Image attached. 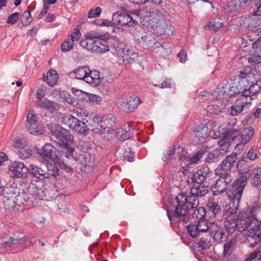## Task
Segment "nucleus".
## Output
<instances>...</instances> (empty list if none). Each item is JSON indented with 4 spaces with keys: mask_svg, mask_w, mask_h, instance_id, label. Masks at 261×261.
I'll list each match as a JSON object with an SVG mask.
<instances>
[{
    "mask_svg": "<svg viewBox=\"0 0 261 261\" xmlns=\"http://www.w3.org/2000/svg\"><path fill=\"white\" fill-rule=\"evenodd\" d=\"M100 83H101L102 80H105L106 82L111 84L114 81L113 75L112 74L111 72L107 71L105 73V74L102 77H100Z\"/></svg>",
    "mask_w": 261,
    "mask_h": 261,
    "instance_id": "nucleus-59",
    "label": "nucleus"
},
{
    "mask_svg": "<svg viewBox=\"0 0 261 261\" xmlns=\"http://www.w3.org/2000/svg\"><path fill=\"white\" fill-rule=\"evenodd\" d=\"M46 93V88L42 87L37 89L36 97L37 98V104L39 103V101L43 99V97L45 96Z\"/></svg>",
    "mask_w": 261,
    "mask_h": 261,
    "instance_id": "nucleus-55",
    "label": "nucleus"
},
{
    "mask_svg": "<svg viewBox=\"0 0 261 261\" xmlns=\"http://www.w3.org/2000/svg\"><path fill=\"white\" fill-rule=\"evenodd\" d=\"M213 236L214 240L217 243H221L226 241L227 237L223 228L219 223L214 222L210 226V237Z\"/></svg>",
    "mask_w": 261,
    "mask_h": 261,
    "instance_id": "nucleus-17",
    "label": "nucleus"
},
{
    "mask_svg": "<svg viewBox=\"0 0 261 261\" xmlns=\"http://www.w3.org/2000/svg\"><path fill=\"white\" fill-rule=\"evenodd\" d=\"M61 122L79 135L85 136L89 133V129L87 125L71 114L64 115Z\"/></svg>",
    "mask_w": 261,
    "mask_h": 261,
    "instance_id": "nucleus-8",
    "label": "nucleus"
},
{
    "mask_svg": "<svg viewBox=\"0 0 261 261\" xmlns=\"http://www.w3.org/2000/svg\"><path fill=\"white\" fill-rule=\"evenodd\" d=\"M101 9L99 7L94 9H91L89 11L88 17L89 18L99 17L101 14Z\"/></svg>",
    "mask_w": 261,
    "mask_h": 261,
    "instance_id": "nucleus-54",
    "label": "nucleus"
},
{
    "mask_svg": "<svg viewBox=\"0 0 261 261\" xmlns=\"http://www.w3.org/2000/svg\"><path fill=\"white\" fill-rule=\"evenodd\" d=\"M27 129L32 134L39 135L43 134L45 131L42 125H38L36 122L26 123Z\"/></svg>",
    "mask_w": 261,
    "mask_h": 261,
    "instance_id": "nucleus-33",
    "label": "nucleus"
},
{
    "mask_svg": "<svg viewBox=\"0 0 261 261\" xmlns=\"http://www.w3.org/2000/svg\"><path fill=\"white\" fill-rule=\"evenodd\" d=\"M87 94V98H86V100L92 102L93 103H97L100 100V97L98 96L93 94Z\"/></svg>",
    "mask_w": 261,
    "mask_h": 261,
    "instance_id": "nucleus-62",
    "label": "nucleus"
},
{
    "mask_svg": "<svg viewBox=\"0 0 261 261\" xmlns=\"http://www.w3.org/2000/svg\"><path fill=\"white\" fill-rule=\"evenodd\" d=\"M246 158L251 161H253L257 158V155L256 153L255 152L253 147L251 148L249 150L246 155Z\"/></svg>",
    "mask_w": 261,
    "mask_h": 261,
    "instance_id": "nucleus-63",
    "label": "nucleus"
},
{
    "mask_svg": "<svg viewBox=\"0 0 261 261\" xmlns=\"http://www.w3.org/2000/svg\"><path fill=\"white\" fill-rule=\"evenodd\" d=\"M90 34H91L90 37L92 38L93 40L99 41L102 44L105 45H106V41L110 40L111 38L110 35L108 33H99L98 32H95L90 33ZM107 45H108L107 44Z\"/></svg>",
    "mask_w": 261,
    "mask_h": 261,
    "instance_id": "nucleus-34",
    "label": "nucleus"
},
{
    "mask_svg": "<svg viewBox=\"0 0 261 261\" xmlns=\"http://www.w3.org/2000/svg\"><path fill=\"white\" fill-rule=\"evenodd\" d=\"M250 103V98L247 99L242 97L239 101H237L235 105L231 107L230 114L232 116L238 115L244 110L245 108H247Z\"/></svg>",
    "mask_w": 261,
    "mask_h": 261,
    "instance_id": "nucleus-26",
    "label": "nucleus"
},
{
    "mask_svg": "<svg viewBox=\"0 0 261 261\" xmlns=\"http://www.w3.org/2000/svg\"><path fill=\"white\" fill-rule=\"evenodd\" d=\"M27 237L22 234L15 233L12 237L6 236L3 238V243L5 246L10 247L12 245L22 244L25 242Z\"/></svg>",
    "mask_w": 261,
    "mask_h": 261,
    "instance_id": "nucleus-22",
    "label": "nucleus"
},
{
    "mask_svg": "<svg viewBox=\"0 0 261 261\" xmlns=\"http://www.w3.org/2000/svg\"><path fill=\"white\" fill-rule=\"evenodd\" d=\"M90 36H91L90 33H87L86 35V39L81 41L80 44L82 47L93 53L99 54H104L109 50L108 45L102 44L99 41L93 40Z\"/></svg>",
    "mask_w": 261,
    "mask_h": 261,
    "instance_id": "nucleus-11",
    "label": "nucleus"
},
{
    "mask_svg": "<svg viewBox=\"0 0 261 261\" xmlns=\"http://www.w3.org/2000/svg\"><path fill=\"white\" fill-rule=\"evenodd\" d=\"M228 232L243 231L250 228L245 234V242L250 248L254 247L261 241V206L256 202L240 213L235 221L227 223Z\"/></svg>",
    "mask_w": 261,
    "mask_h": 261,
    "instance_id": "nucleus-2",
    "label": "nucleus"
},
{
    "mask_svg": "<svg viewBox=\"0 0 261 261\" xmlns=\"http://www.w3.org/2000/svg\"><path fill=\"white\" fill-rule=\"evenodd\" d=\"M10 175L13 177L21 178L25 176L28 171L24 164L19 162H14L9 168Z\"/></svg>",
    "mask_w": 261,
    "mask_h": 261,
    "instance_id": "nucleus-18",
    "label": "nucleus"
},
{
    "mask_svg": "<svg viewBox=\"0 0 261 261\" xmlns=\"http://www.w3.org/2000/svg\"><path fill=\"white\" fill-rule=\"evenodd\" d=\"M154 33L158 35H167L170 36L172 35L174 28L169 22L162 21L157 22L156 24L152 27Z\"/></svg>",
    "mask_w": 261,
    "mask_h": 261,
    "instance_id": "nucleus-20",
    "label": "nucleus"
},
{
    "mask_svg": "<svg viewBox=\"0 0 261 261\" xmlns=\"http://www.w3.org/2000/svg\"><path fill=\"white\" fill-rule=\"evenodd\" d=\"M30 170L31 175L36 178L44 180L48 177L47 173H46V171L43 170L37 165H31Z\"/></svg>",
    "mask_w": 261,
    "mask_h": 261,
    "instance_id": "nucleus-29",
    "label": "nucleus"
},
{
    "mask_svg": "<svg viewBox=\"0 0 261 261\" xmlns=\"http://www.w3.org/2000/svg\"><path fill=\"white\" fill-rule=\"evenodd\" d=\"M223 23L220 21L210 22L206 27H208L210 30H213L215 32H217L222 27Z\"/></svg>",
    "mask_w": 261,
    "mask_h": 261,
    "instance_id": "nucleus-52",
    "label": "nucleus"
},
{
    "mask_svg": "<svg viewBox=\"0 0 261 261\" xmlns=\"http://www.w3.org/2000/svg\"><path fill=\"white\" fill-rule=\"evenodd\" d=\"M36 117L35 114L32 111H30L27 117V123L36 122Z\"/></svg>",
    "mask_w": 261,
    "mask_h": 261,
    "instance_id": "nucleus-60",
    "label": "nucleus"
},
{
    "mask_svg": "<svg viewBox=\"0 0 261 261\" xmlns=\"http://www.w3.org/2000/svg\"><path fill=\"white\" fill-rule=\"evenodd\" d=\"M26 145L27 141L24 139H17L14 142V146L21 149H23Z\"/></svg>",
    "mask_w": 261,
    "mask_h": 261,
    "instance_id": "nucleus-61",
    "label": "nucleus"
},
{
    "mask_svg": "<svg viewBox=\"0 0 261 261\" xmlns=\"http://www.w3.org/2000/svg\"><path fill=\"white\" fill-rule=\"evenodd\" d=\"M237 168L241 175H246L247 176V174L249 173V167L244 158L238 162L237 164Z\"/></svg>",
    "mask_w": 261,
    "mask_h": 261,
    "instance_id": "nucleus-39",
    "label": "nucleus"
},
{
    "mask_svg": "<svg viewBox=\"0 0 261 261\" xmlns=\"http://www.w3.org/2000/svg\"><path fill=\"white\" fill-rule=\"evenodd\" d=\"M236 121V120H234L232 122V125L233 127L232 128H228L225 135L218 142L219 145H220V150L227 151L228 150V147L230 146V142L235 139L238 140V138H239L240 135V132L238 129V127L235 126Z\"/></svg>",
    "mask_w": 261,
    "mask_h": 261,
    "instance_id": "nucleus-12",
    "label": "nucleus"
},
{
    "mask_svg": "<svg viewBox=\"0 0 261 261\" xmlns=\"http://www.w3.org/2000/svg\"><path fill=\"white\" fill-rule=\"evenodd\" d=\"M215 184L212 186L211 190L214 195H218L227 190V186L232 179V176L227 175L226 177L219 176Z\"/></svg>",
    "mask_w": 261,
    "mask_h": 261,
    "instance_id": "nucleus-15",
    "label": "nucleus"
},
{
    "mask_svg": "<svg viewBox=\"0 0 261 261\" xmlns=\"http://www.w3.org/2000/svg\"><path fill=\"white\" fill-rule=\"evenodd\" d=\"M54 147L49 143L45 144L42 148H38L37 153L43 161L48 162L52 158Z\"/></svg>",
    "mask_w": 261,
    "mask_h": 261,
    "instance_id": "nucleus-24",
    "label": "nucleus"
},
{
    "mask_svg": "<svg viewBox=\"0 0 261 261\" xmlns=\"http://www.w3.org/2000/svg\"><path fill=\"white\" fill-rule=\"evenodd\" d=\"M132 33L140 46L144 48L150 49L152 51L156 49V44L159 42L155 40L151 33L144 32L140 33L137 29H135Z\"/></svg>",
    "mask_w": 261,
    "mask_h": 261,
    "instance_id": "nucleus-10",
    "label": "nucleus"
},
{
    "mask_svg": "<svg viewBox=\"0 0 261 261\" xmlns=\"http://www.w3.org/2000/svg\"><path fill=\"white\" fill-rule=\"evenodd\" d=\"M95 23L98 26L110 27L112 25L113 22L108 19H98L95 20Z\"/></svg>",
    "mask_w": 261,
    "mask_h": 261,
    "instance_id": "nucleus-57",
    "label": "nucleus"
},
{
    "mask_svg": "<svg viewBox=\"0 0 261 261\" xmlns=\"http://www.w3.org/2000/svg\"><path fill=\"white\" fill-rule=\"evenodd\" d=\"M70 74L78 80H84L94 87L98 86L100 84L99 72L90 70L88 66L79 67L71 71Z\"/></svg>",
    "mask_w": 261,
    "mask_h": 261,
    "instance_id": "nucleus-6",
    "label": "nucleus"
},
{
    "mask_svg": "<svg viewBox=\"0 0 261 261\" xmlns=\"http://www.w3.org/2000/svg\"><path fill=\"white\" fill-rule=\"evenodd\" d=\"M19 18L23 26L30 24L33 19L30 11L28 10L25 11Z\"/></svg>",
    "mask_w": 261,
    "mask_h": 261,
    "instance_id": "nucleus-44",
    "label": "nucleus"
},
{
    "mask_svg": "<svg viewBox=\"0 0 261 261\" xmlns=\"http://www.w3.org/2000/svg\"><path fill=\"white\" fill-rule=\"evenodd\" d=\"M43 79L49 86L55 85L58 81V74L55 70H50L47 72L46 75H43Z\"/></svg>",
    "mask_w": 261,
    "mask_h": 261,
    "instance_id": "nucleus-31",
    "label": "nucleus"
},
{
    "mask_svg": "<svg viewBox=\"0 0 261 261\" xmlns=\"http://www.w3.org/2000/svg\"><path fill=\"white\" fill-rule=\"evenodd\" d=\"M203 216H201L197 224H189L187 226L189 234L193 238L202 236L203 233H205L207 238L210 237V226L214 222L202 218Z\"/></svg>",
    "mask_w": 261,
    "mask_h": 261,
    "instance_id": "nucleus-7",
    "label": "nucleus"
},
{
    "mask_svg": "<svg viewBox=\"0 0 261 261\" xmlns=\"http://www.w3.org/2000/svg\"><path fill=\"white\" fill-rule=\"evenodd\" d=\"M37 105L40 108L47 110L50 112L57 111L60 108V105L58 103L50 100L46 98H44L43 99L39 100Z\"/></svg>",
    "mask_w": 261,
    "mask_h": 261,
    "instance_id": "nucleus-27",
    "label": "nucleus"
},
{
    "mask_svg": "<svg viewBox=\"0 0 261 261\" xmlns=\"http://www.w3.org/2000/svg\"><path fill=\"white\" fill-rule=\"evenodd\" d=\"M154 86H159L161 88H167L171 87V82L170 80H166L159 85L154 84Z\"/></svg>",
    "mask_w": 261,
    "mask_h": 261,
    "instance_id": "nucleus-64",
    "label": "nucleus"
},
{
    "mask_svg": "<svg viewBox=\"0 0 261 261\" xmlns=\"http://www.w3.org/2000/svg\"><path fill=\"white\" fill-rule=\"evenodd\" d=\"M257 74L256 73L254 75V78L252 82H246L244 86L247 87L245 90L244 98L248 99L250 98L251 101L252 100L253 96L256 93L261 91V79L256 81L254 83L255 75Z\"/></svg>",
    "mask_w": 261,
    "mask_h": 261,
    "instance_id": "nucleus-16",
    "label": "nucleus"
},
{
    "mask_svg": "<svg viewBox=\"0 0 261 261\" xmlns=\"http://www.w3.org/2000/svg\"><path fill=\"white\" fill-rule=\"evenodd\" d=\"M237 154L236 153H232L228 155L223 162L226 163L227 165H229L232 168L236 164L237 160Z\"/></svg>",
    "mask_w": 261,
    "mask_h": 261,
    "instance_id": "nucleus-45",
    "label": "nucleus"
},
{
    "mask_svg": "<svg viewBox=\"0 0 261 261\" xmlns=\"http://www.w3.org/2000/svg\"><path fill=\"white\" fill-rule=\"evenodd\" d=\"M93 120L94 121V127L92 131L95 133L102 134L104 133L106 128L103 126L105 122L102 121H98V118L94 116Z\"/></svg>",
    "mask_w": 261,
    "mask_h": 261,
    "instance_id": "nucleus-41",
    "label": "nucleus"
},
{
    "mask_svg": "<svg viewBox=\"0 0 261 261\" xmlns=\"http://www.w3.org/2000/svg\"><path fill=\"white\" fill-rule=\"evenodd\" d=\"M237 244V240L235 239H231L227 241L224 245L223 253L225 256H229L234 249Z\"/></svg>",
    "mask_w": 261,
    "mask_h": 261,
    "instance_id": "nucleus-37",
    "label": "nucleus"
},
{
    "mask_svg": "<svg viewBox=\"0 0 261 261\" xmlns=\"http://www.w3.org/2000/svg\"><path fill=\"white\" fill-rule=\"evenodd\" d=\"M20 193H21V192L19 188L14 185L7 186L2 188V195L4 198H15V196L19 195Z\"/></svg>",
    "mask_w": 261,
    "mask_h": 261,
    "instance_id": "nucleus-28",
    "label": "nucleus"
},
{
    "mask_svg": "<svg viewBox=\"0 0 261 261\" xmlns=\"http://www.w3.org/2000/svg\"><path fill=\"white\" fill-rule=\"evenodd\" d=\"M205 110L208 113L217 114L220 112L221 109L218 105L210 104L207 106Z\"/></svg>",
    "mask_w": 261,
    "mask_h": 261,
    "instance_id": "nucleus-50",
    "label": "nucleus"
},
{
    "mask_svg": "<svg viewBox=\"0 0 261 261\" xmlns=\"http://www.w3.org/2000/svg\"><path fill=\"white\" fill-rule=\"evenodd\" d=\"M231 169L232 168L229 165H228L226 163L222 161L215 169V174L218 176L225 177L227 175L229 176H232L230 173Z\"/></svg>",
    "mask_w": 261,
    "mask_h": 261,
    "instance_id": "nucleus-30",
    "label": "nucleus"
},
{
    "mask_svg": "<svg viewBox=\"0 0 261 261\" xmlns=\"http://www.w3.org/2000/svg\"><path fill=\"white\" fill-rule=\"evenodd\" d=\"M173 154L177 155V158L178 160H181L183 156L182 149L180 148L179 145L174 146V147L168 150L167 154L163 157V159L164 161H166Z\"/></svg>",
    "mask_w": 261,
    "mask_h": 261,
    "instance_id": "nucleus-32",
    "label": "nucleus"
},
{
    "mask_svg": "<svg viewBox=\"0 0 261 261\" xmlns=\"http://www.w3.org/2000/svg\"><path fill=\"white\" fill-rule=\"evenodd\" d=\"M248 177L246 175H241L232 184L228 192V196L232 203L239 204L244 188L247 182Z\"/></svg>",
    "mask_w": 261,
    "mask_h": 261,
    "instance_id": "nucleus-9",
    "label": "nucleus"
},
{
    "mask_svg": "<svg viewBox=\"0 0 261 261\" xmlns=\"http://www.w3.org/2000/svg\"><path fill=\"white\" fill-rule=\"evenodd\" d=\"M232 203V207L229 206L228 208L226 207L223 211V215L225 218L224 225L227 231H228L227 223H231V222H234L239 215L237 214V211L239 204Z\"/></svg>",
    "mask_w": 261,
    "mask_h": 261,
    "instance_id": "nucleus-19",
    "label": "nucleus"
},
{
    "mask_svg": "<svg viewBox=\"0 0 261 261\" xmlns=\"http://www.w3.org/2000/svg\"><path fill=\"white\" fill-rule=\"evenodd\" d=\"M198 248H201L202 250L209 249L211 246L210 241L207 239H201L197 243Z\"/></svg>",
    "mask_w": 261,
    "mask_h": 261,
    "instance_id": "nucleus-49",
    "label": "nucleus"
},
{
    "mask_svg": "<svg viewBox=\"0 0 261 261\" xmlns=\"http://www.w3.org/2000/svg\"><path fill=\"white\" fill-rule=\"evenodd\" d=\"M245 261H261V252L259 251L253 252Z\"/></svg>",
    "mask_w": 261,
    "mask_h": 261,
    "instance_id": "nucleus-53",
    "label": "nucleus"
},
{
    "mask_svg": "<svg viewBox=\"0 0 261 261\" xmlns=\"http://www.w3.org/2000/svg\"><path fill=\"white\" fill-rule=\"evenodd\" d=\"M74 43L70 39L65 40L61 45V50L63 52L70 50L73 46Z\"/></svg>",
    "mask_w": 261,
    "mask_h": 261,
    "instance_id": "nucleus-46",
    "label": "nucleus"
},
{
    "mask_svg": "<svg viewBox=\"0 0 261 261\" xmlns=\"http://www.w3.org/2000/svg\"><path fill=\"white\" fill-rule=\"evenodd\" d=\"M252 47L255 51V56L261 57V38L252 44Z\"/></svg>",
    "mask_w": 261,
    "mask_h": 261,
    "instance_id": "nucleus-48",
    "label": "nucleus"
},
{
    "mask_svg": "<svg viewBox=\"0 0 261 261\" xmlns=\"http://www.w3.org/2000/svg\"><path fill=\"white\" fill-rule=\"evenodd\" d=\"M19 156L23 159L30 157L32 154V151L30 149H22L19 151Z\"/></svg>",
    "mask_w": 261,
    "mask_h": 261,
    "instance_id": "nucleus-56",
    "label": "nucleus"
},
{
    "mask_svg": "<svg viewBox=\"0 0 261 261\" xmlns=\"http://www.w3.org/2000/svg\"><path fill=\"white\" fill-rule=\"evenodd\" d=\"M20 15L18 12H15L10 14L7 19V23L9 24L13 25L15 24L19 19H20Z\"/></svg>",
    "mask_w": 261,
    "mask_h": 261,
    "instance_id": "nucleus-47",
    "label": "nucleus"
},
{
    "mask_svg": "<svg viewBox=\"0 0 261 261\" xmlns=\"http://www.w3.org/2000/svg\"><path fill=\"white\" fill-rule=\"evenodd\" d=\"M209 133L208 126L202 123L197 125L194 129V135L201 143L204 141Z\"/></svg>",
    "mask_w": 261,
    "mask_h": 261,
    "instance_id": "nucleus-23",
    "label": "nucleus"
},
{
    "mask_svg": "<svg viewBox=\"0 0 261 261\" xmlns=\"http://www.w3.org/2000/svg\"><path fill=\"white\" fill-rule=\"evenodd\" d=\"M204 153V151L203 150H199L197 151L190 159V162L192 164L197 163L199 160L202 158Z\"/></svg>",
    "mask_w": 261,
    "mask_h": 261,
    "instance_id": "nucleus-51",
    "label": "nucleus"
},
{
    "mask_svg": "<svg viewBox=\"0 0 261 261\" xmlns=\"http://www.w3.org/2000/svg\"><path fill=\"white\" fill-rule=\"evenodd\" d=\"M140 103V99L138 96L130 97L126 102L125 110L129 112H132Z\"/></svg>",
    "mask_w": 261,
    "mask_h": 261,
    "instance_id": "nucleus-35",
    "label": "nucleus"
},
{
    "mask_svg": "<svg viewBox=\"0 0 261 261\" xmlns=\"http://www.w3.org/2000/svg\"><path fill=\"white\" fill-rule=\"evenodd\" d=\"M46 167L47 171H46V173L48 174V178H50L51 176H56L58 175L59 169L55 162L52 161L50 163L47 162Z\"/></svg>",
    "mask_w": 261,
    "mask_h": 261,
    "instance_id": "nucleus-40",
    "label": "nucleus"
},
{
    "mask_svg": "<svg viewBox=\"0 0 261 261\" xmlns=\"http://www.w3.org/2000/svg\"><path fill=\"white\" fill-rule=\"evenodd\" d=\"M213 174L207 166H203L187 178L189 184H193L190 188V196L179 193L176 197L177 204L174 210L167 207V215L172 224L187 223L189 221L188 212L197 208L198 197L205 195L208 191L206 180Z\"/></svg>",
    "mask_w": 261,
    "mask_h": 261,
    "instance_id": "nucleus-1",
    "label": "nucleus"
},
{
    "mask_svg": "<svg viewBox=\"0 0 261 261\" xmlns=\"http://www.w3.org/2000/svg\"><path fill=\"white\" fill-rule=\"evenodd\" d=\"M153 51L154 53L159 54L161 57L166 59L169 57L171 50L169 48H164L161 43L158 42L156 44V49H155Z\"/></svg>",
    "mask_w": 261,
    "mask_h": 261,
    "instance_id": "nucleus-38",
    "label": "nucleus"
},
{
    "mask_svg": "<svg viewBox=\"0 0 261 261\" xmlns=\"http://www.w3.org/2000/svg\"><path fill=\"white\" fill-rule=\"evenodd\" d=\"M117 46L118 49H116L117 56L119 58V60H122L123 64L131 63L134 61L135 59L138 57V53L130 49L125 46L124 47Z\"/></svg>",
    "mask_w": 261,
    "mask_h": 261,
    "instance_id": "nucleus-14",
    "label": "nucleus"
},
{
    "mask_svg": "<svg viewBox=\"0 0 261 261\" xmlns=\"http://www.w3.org/2000/svg\"><path fill=\"white\" fill-rule=\"evenodd\" d=\"M230 83L229 80L223 81L216 88L214 94H218L217 96L219 98H227L230 97Z\"/></svg>",
    "mask_w": 261,
    "mask_h": 261,
    "instance_id": "nucleus-21",
    "label": "nucleus"
},
{
    "mask_svg": "<svg viewBox=\"0 0 261 261\" xmlns=\"http://www.w3.org/2000/svg\"><path fill=\"white\" fill-rule=\"evenodd\" d=\"M50 132L54 137V141L62 146L63 155L68 159H73L79 162L85 167L93 166L89 155L84 151H80L78 153L73 148L74 137L70 132L59 125H55Z\"/></svg>",
    "mask_w": 261,
    "mask_h": 261,
    "instance_id": "nucleus-3",
    "label": "nucleus"
},
{
    "mask_svg": "<svg viewBox=\"0 0 261 261\" xmlns=\"http://www.w3.org/2000/svg\"><path fill=\"white\" fill-rule=\"evenodd\" d=\"M254 134V130L253 128L251 127L245 128L241 133H240L237 146L244 145L247 144L252 139Z\"/></svg>",
    "mask_w": 261,
    "mask_h": 261,
    "instance_id": "nucleus-25",
    "label": "nucleus"
},
{
    "mask_svg": "<svg viewBox=\"0 0 261 261\" xmlns=\"http://www.w3.org/2000/svg\"><path fill=\"white\" fill-rule=\"evenodd\" d=\"M159 12V11L155 9L145 7L140 9L137 14H139L145 18H149Z\"/></svg>",
    "mask_w": 261,
    "mask_h": 261,
    "instance_id": "nucleus-36",
    "label": "nucleus"
},
{
    "mask_svg": "<svg viewBox=\"0 0 261 261\" xmlns=\"http://www.w3.org/2000/svg\"><path fill=\"white\" fill-rule=\"evenodd\" d=\"M261 64H256L254 67L245 66L240 71L233 80L230 83V97L236 95H240L244 98L245 90L247 87L244 86L246 82H252L254 75L256 73V66Z\"/></svg>",
    "mask_w": 261,
    "mask_h": 261,
    "instance_id": "nucleus-5",
    "label": "nucleus"
},
{
    "mask_svg": "<svg viewBox=\"0 0 261 261\" xmlns=\"http://www.w3.org/2000/svg\"><path fill=\"white\" fill-rule=\"evenodd\" d=\"M112 22L113 24L126 27H134L138 24V21L130 14L121 12H117L113 14Z\"/></svg>",
    "mask_w": 261,
    "mask_h": 261,
    "instance_id": "nucleus-13",
    "label": "nucleus"
},
{
    "mask_svg": "<svg viewBox=\"0 0 261 261\" xmlns=\"http://www.w3.org/2000/svg\"><path fill=\"white\" fill-rule=\"evenodd\" d=\"M44 190L34 184H29L23 188L19 195L15 198H4V203L6 209L10 211L20 210L25 202L35 205L42 199Z\"/></svg>",
    "mask_w": 261,
    "mask_h": 261,
    "instance_id": "nucleus-4",
    "label": "nucleus"
},
{
    "mask_svg": "<svg viewBox=\"0 0 261 261\" xmlns=\"http://www.w3.org/2000/svg\"><path fill=\"white\" fill-rule=\"evenodd\" d=\"M207 206L209 211L212 212L214 216L221 213V207L217 202L214 201H209L207 204Z\"/></svg>",
    "mask_w": 261,
    "mask_h": 261,
    "instance_id": "nucleus-43",
    "label": "nucleus"
},
{
    "mask_svg": "<svg viewBox=\"0 0 261 261\" xmlns=\"http://www.w3.org/2000/svg\"><path fill=\"white\" fill-rule=\"evenodd\" d=\"M226 152V151H224L223 150H220L219 146V149L217 150L210 152L207 154L206 158V161L208 163L217 162L219 159L220 154H223L224 152Z\"/></svg>",
    "mask_w": 261,
    "mask_h": 261,
    "instance_id": "nucleus-42",
    "label": "nucleus"
},
{
    "mask_svg": "<svg viewBox=\"0 0 261 261\" xmlns=\"http://www.w3.org/2000/svg\"><path fill=\"white\" fill-rule=\"evenodd\" d=\"M257 4V0H242L240 3V7L245 8L248 6H254Z\"/></svg>",
    "mask_w": 261,
    "mask_h": 261,
    "instance_id": "nucleus-58",
    "label": "nucleus"
}]
</instances>
